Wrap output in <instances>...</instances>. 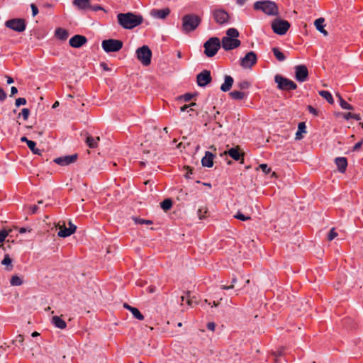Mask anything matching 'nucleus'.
<instances>
[{"instance_id":"nucleus-60","label":"nucleus","mask_w":363,"mask_h":363,"mask_svg":"<svg viewBox=\"0 0 363 363\" xmlns=\"http://www.w3.org/2000/svg\"><path fill=\"white\" fill-rule=\"evenodd\" d=\"M18 92V89L16 86H12L11 88V96L15 95L16 94H17Z\"/></svg>"},{"instance_id":"nucleus-24","label":"nucleus","mask_w":363,"mask_h":363,"mask_svg":"<svg viewBox=\"0 0 363 363\" xmlns=\"http://www.w3.org/2000/svg\"><path fill=\"white\" fill-rule=\"evenodd\" d=\"M325 19L323 18H319L316 19L314 22V25L316 28V29L323 34L325 36H327L328 35V33L326 30L324 29L325 25H324Z\"/></svg>"},{"instance_id":"nucleus-61","label":"nucleus","mask_w":363,"mask_h":363,"mask_svg":"<svg viewBox=\"0 0 363 363\" xmlns=\"http://www.w3.org/2000/svg\"><path fill=\"white\" fill-rule=\"evenodd\" d=\"M188 305L191 306L192 304V299L190 298V292H187V301H186Z\"/></svg>"},{"instance_id":"nucleus-16","label":"nucleus","mask_w":363,"mask_h":363,"mask_svg":"<svg viewBox=\"0 0 363 363\" xmlns=\"http://www.w3.org/2000/svg\"><path fill=\"white\" fill-rule=\"evenodd\" d=\"M223 155H228L234 160H240V163H244V154L240 152V148L238 146L236 147L230 148L228 150L225 151Z\"/></svg>"},{"instance_id":"nucleus-54","label":"nucleus","mask_w":363,"mask_h":363,"mask_svg":"<svg viewBox=\"0 0 363 363\" xmlns=\"http://www.w3.org/2000/svg\"><path fill=\"white\" fill-rule=\"evenodd\" d=\"M308 110L311 113L313 114L314 116H318V111L312 106H308Z\"/></svg>"},{"instance_id":"nucleus-35","label":"nucleus","mask_w":363,"mask_h":363,"mask_svg":"<svg viewBox=\"0 0 363 363\" xmlns=\"http://www.w3.org/2000/svg\"><path fill=\"white\" fill-rule=\"evenodd\" d=\"M337 96L339 98L340 105L343 109H347V110H352L353 109L352 106L350 105V104H348L347 101H345L339 94H337Z\"/></svg>"},{"instance_id":"nucleus-4","label":"nucleus","mask_w":363,"mask_h":363,"mask_svg":"<svg viewBox=\"0 0 363 363\" xmlns=\"http://www.w3.org/2000/svg\"><path fill=\"white\" fill-rule=\"evenodd\" d=\"M220 47V39L217 37H211L203 44L204 54L208 57H212L216 55Z\"/></svg>"},{"instance_id":"nucleus-10","label":"nucleus","mask_w":363,"mask_h":363,"mask_svg":"<svg viewBox=\"0 0 363 363\" xmlns=\"http://www.w3.org/2000/svg\"><path fill=\"white\" fill-rule=\"evenodd\" d=\"M213 16L215 21L219 25H224L229 22L230 15L224 9H218L213 11Z\"/></svg>"},{"instance_id":"nucleus-8","label":"nucleus","mask_w":363,"mask_h":363,"mask_svg":"<svg viewBox=\"0 0 363 363\" xmlns=\"http://www.w3.org/2000/svg\"><path fill=\"white\" fill-rule=\"evenodd\" d=\"M290 26V23L287 21L281 18H275L272 23L273 31L280 35L286 34Z\"/></svg>"},{"instance_id":"nucleus-53","label":"nucleus","mask_w":363,"mask_h":363,"mask_svg":"<svg viewBox=\"0 0 363 363\" xmlns=\"http://www.w3.org/2000/svg\"><path fill=\"white\" fill-rule=\"evenodd\" d=\"M6 99V94L4 90L0 87V101H3Z\"/></svg>"},{"instance_id":"nucleus-33","label":"nucleus","mask_w":363,"mask_h":363,"mask_svg":"<svg viewBox=\"0 0 363 363\" xmlns=\"http://www.w3.org/2000/svg\"><path fill=\"white\" fill-rule=\"evenodd\" d=\"M11 263L12 259H11L10 256L8 254L5 255L4 258L1 261V264L6 266V269L8 271H11L13 269V265Z\"/></svg>"},{"instance_id":"nucleus-27","label":"nucleus","mask_w":363,"mask_h":363,"mask_svg":"<svg viewBox=\"0 0 363 363\" xmlns=\"http://www.w3.org/2000/svg\"><path fill=\"white\" fill-rule=\"evenodd\" d=\"M100 140L99 137L94 138L88 135L86 138L85 143L90 148H96L98 145V142Z\"/></svg>"},{"instance_id":"nucleus-51","label":"nucleus","mask_w":363,"mask_h":363,"mask_svg":"<svg viewBox=\"0 0 363 363\" xmlns=\"http://www.w3.org/2000/svg\"><path fill=\"white\" fill-rule=\"evenodd\" d=\"M23 340H24L23 336L22 335H17L16 339L13 341V342L16 345H17L18 342L20 344H22Z\"/></svg>"},{"instance_id":"nucleus-31","label":"nucleus","mask_w":363,"mask_h":363,"mask_svg":"<svg viewBox=\"0 0 363 363\" xmlns=\"http://www.w3.org/2000/svg\"><path fill=\"white\" fill-rule=\"evenodd\" d=\"M229 94L235 100H242L247 96L245 92L240 91H233Z\"/></svg>"},{"instance_id":"nucleus-6","label":"nucleus","mask_w":363,"mask_h":363,"mask_svg":"<svg viewBox=\"0 0 363 363\" xmlns=\"http://www.w3.org/2000/svg\"><path fill=\"white\" fill-rule=\"evenodd\" d=\"M137 58L144 65L151 63L152 51L147 45H143L136 50Z\"/></svg>"},{"instance_id":"nucleus-18","label":"nucleus","mask_w":363,"mask_h":363,"mask_svg":"<svg viewBox=\"0 0 363 363\" xmlns=\"http://www.w3.org/2000/svg\"><path fill=\"white\" fill-rule=\"evenodd\" d=\"M170 12L169 8L162 9H153L150 11V15L154 18L165 19L169 15Z\"/></svg>"},{"instance_id":"nucleus-15","label":"nucleus","mask_w":363,"mask_h":363,"mask_svg":"<svg viewBox=\"0 0 363 363\" xmlns=\"http://www.w3.org/2000/svg\"><path fill=\"white\" fill-rule=\"evenodd\" d=\"M78 157L77 154H74L72 155H65L60 157H57L54 160V162L61 166L68 165L72 163H74Z\"/></svg>"},{"instance_id":"nucleus-46","label":"nucleus","mask_w":363,"mask_h":363,"mask_svg":"<svg viewBox=\"0 0 363 363\" xmlns=\"http://www.w3.org/2000/svg\"><path fill=\"white\" fill-rule=\"evenodd\" d=\"M195 95L190 94V93H186L185 94L180 96L179 99H183L185 102L189 101Z\"/></svg>"},{"instance_id":"nucleus-58","label":"nucleus","mask_w":363,"mask_h":363,"mask_svg":"<svg viewBox=\"0 0 363 363\" xmlns=\"http://www.w3.org/2000/svg\"><path fill=\"white\" fill-rule=\"evenodd\" d=\"M30 211L32 214H35L38 211V206L37 205H33L30 207Z\"/></svg>"},{"instance_id":"nucleus-41","label":"nucleus","mask_w":363,"mask_h":363,"mask_svg":"<svg viewBox=\"0 0 363 363\" xmlns=\"http://www.w3.org/2000/svg\"><path fill=\"white\" fill-rule=\"evenodd\" d=\"M11 231V230H2L0 231V243H2L4 241H5L6 237L9 235V233Z\"/></svg>"},{"instance_id":"nucleus-22","label":"nucleus","mask_w":363,"mask_h":363,"mask_svg":"<svg viewBox=\"0 0 363 363\" xmlns=\"http://www.w3.org/2000/svg\"><path fill=\"white\" fill-rule=\"evenodd\" d=\"M72 3L80 10H87L91 7L90 0H73Z\"/></svg>"},{"instance_id":"nucleus-30","label":"nucleus","mask_w":363,"mask_h":363,"mask_svg":"<svg viewBox=\"0 0 363 363\" xmlns=\"http://www.w3.org/2000/svg\"><path fill=\"white\" fill-rule=\"evenodd\" d=\"M318 94L320 96L324 98L330 104H333L334 103L333 96L328 91L321 90L318 91Z\"/></svg>"},{"instance_id":"nucleus-34","label":"nucleus","mask_w":363,"mask_h":363,"mask_svg":"<svg viewBox=\"0 0 363 363\" xmlns=\"http://www.w3.org/2000/svg\"><path fill=\"white\" fill-rule=\"evenodd\" d=\"M226 36L224 38H231L233 39H237L239 37V32L236 28H230L226 31Z\"/></svg>"},{"instance_id":"nucleus-42","label":"nucleus","mask_w":363,"mask_h":363,"mask_svg":"<svg viewBox=\"0 0 363 363\" xmlns=\"http://www.w3.org/2000/svg\"><path fill=\"white\" fill-rule=\"evenodd\" d=\"M234 217L235 218H237L238 220H242V221H246V220H250V218H251L250 216H245L244 214H242L240 211H238L236 213V215L234 216Z\"/></svg>"},{"instance_id":"nucleus-40","label":"nucleus","mask_w":363,"mask_h":363,"mask_svg":"<svg viewBox=\"0 0 363 363\" xmlns=\"http://www.w3.org/2000/svg\"><path fill=\"white\" fill-rule=\"evenodd\" d=\"M28 146L34 154L41 155V150H39L38 148H36V143L34 141L28 143Z\"/></svg>"},{"instance_id":"nucleus-55","label":"nucleus","mask_w":363,"mask_h":363,"mask_svg":"<svg viewBox=\"0 0 363 363\" xmlns=\"http://www.w3.org/2000/svg\"><path fill=\"white\" fill-rule=\"evenodd\" d=\"M362 143H363L362 140H361V141L358 142L357 143H356L354 145V146L353 147V148H352V151H357L362 147Z\"/></svg>"},{"instance_id":"nucleus-11","label":"nucleus","mask_w":363,"mask_h":363,"mask_svg":"<svg viewBox=\"0 0 363 363\" xmlns=\"http://www.w3.org/2000/svg\"><path fill=\"white\" fill-rule=\"evenodd\" d=\"M257 58L255 52L250 51L247 52L244 57L240 59V65L243 68H251L257 63Z\"/></svg>"},{"instance_id":"nucleus-21","label":"nucleus","mask_w":363,"mask_h":363,"mask_svg":"<svg viewBox=\"0 0 363 363\" xmlns=\"http://www.w3.org/2000/svg\"><path fill=\"white\" fill-rule=\"evenodd\" d=\"M234 80L233 78L230 75H225V81L224 83L220 86V90L223 92L228 91L233 84Z\"/></svg>"},{"instance_id":"nucleus-39","label":"nucleus","mask_w":363,"mask_h":363,"mask_svg":"<svg viewBox=\"0 0 363 363\" xmlns=\"http://www.w3.org/2000/svg\"><path fill=\"white\" fill-rule=\"evenodd\" d=\"M22 283V279L17 275L13 276L10 280V284L12 286H20Z\"/></svg>"},{"instance_id":"nucleus-32","label":"nucleus","mask_w":363,"mask_h":363,"mask_svg":"<svg viewBox=\"0 0 363 363\" xmlns=\"http://www.w3.org/2000/svg\"><path fill=\"white\" fill-rule=\"evenodd\" d=\"M272 52L279 62H283L286 60L285 55L278 48H273Z\"/></svg>"},{"instance_id":"nucleus-12","label":"nucleus","mask_w":363,"mask_h":363,"mask_svg":"<svg viewBox=\"0 0 363 363\" xmlns=\"http://www.w3.org/2000/svg\"><path fill=\"white\" fill-rule=\"evenodd\" d=\"M221 47L226 51L233 50L238 48L241 42L238 39L231 38H223L220 40Z\"/></svg>"},{"instance_id":"nucleus-56","label":"nucleus","mask_w":363,"mask_h":363,"mask_svg":"<svg viewBox=\"0 0 363 363\" xmlns=\"http://www.w3.org/2000/svg\"><path fill=\"white\" fill-rule=\"evenodd\" d=\"M206 327L208 330L213 331L215 330L216 325L213 322H209L207 323Z\"/></svg>"},{"instance_id":"nucleus-50","label":"nucleus","mask_w":363,"mask_h":363,"mask_svg":"<svg viewBox=\"0 0 363 363\" xmlns=\"http://www.w3.org/2000/svg\"><path fill=\"white\" fill-rule=\"evenodd\" d=\"M259 168L262 169L263 172L266 174H269L271 172V168H269L267 164H262L259 165Z\"/></svg>"},{"instance_id":"nucleus-1","label":"nucleus","mask_w":363,"mask_h":363,"mask_svg":"<svg viewBox=\"0 0 363 363\" xmlns=\"http://www.w3.org/2000/svg\"><path fill=\"white\" fill-rule=\"evenodd\" d=\"M118 23L124 29L131 30L143 22V17L133 12L120 13L117 15Z\"/></svg>"},{"instance_id":"nucleus-64","label":"nucleus","mask_w":363,"mask_h":363,"mask_svg":"<svg viewBox=\"0 0 363 363\" xmlns=\"http://www.w3.org/2000/svg\"><path fill=\"white\" fill-rule=\"evenodd\" d=\"M189 108V105H184L183 106H182L180 108V110L182 112H184V111H187V109Z\"/></svg>"},{"instance_id":"nucleus-43","label":"nucleus","mask_w":363,"mask_h":363,"mask_svg":"<svg viewBox=\"0 0 363 363\" xmlns=\"http://www.w3.org/2000/svg\"><path fill=\"white\" fill-rule=\"evenodd\" d=\"M133 220L137 224H152V221L150 220H145L139 218H133Z\"/></svg>"},{"instance_id":"nucleus-9","label":"nucleus","mask_w":363,"mask_h":363,"mask_svg":"<svg viewBox=\"0 0 363 363\" xmlns=\"http://www.w3.org/2000/svg\"><path fill=\"white\" fill-rule=\"evenodd\" d=\"M5 26L16 32H23L26 30V22L22 18H13L8 20L5 23Z\"/></svg>"},{"instance_id":"nucleus-44","label":"nucleus","mask_w":363,"mask_h":363,"mask_svg":"<svg viewBox=\"0 0 363 363\" xmlns=\"http://www.w3.org/2000/svg\"><path fill=\"white\" fill-rule=\"evenodd\" d=\"M30 115V110L28 108H23L18 116H22L23 118L26 121Z\"/></svg>"},{"instance_id":"nucleus-49","label":"nucleus","mask_w":363,"mask_h":363,"mask_svg":"<svg viewBox=\"0 0 363 363\" xmlns=\"http://www.w3.org/2000/svg\"><path fill=\"white\" fill-rule=\"evenodd\" d=\"M26 104V99L25 98H18L16 99L15 105L17 107Z\"/></svg>"},{"instance_id":"nucleus-38","label":"nucleus","mask_w":363,"mask_h":363,"mask_svg":"<svg viewBox=\"0 0 363 363\" xmlns=\"http://www.w3.org/2000/svg\"><path fill=\"white\" fill-rule=\"evenodd\" d=\"M344 118L345 120H350L351 118H353L356 121H360L361 116L359 114H356V113L348 112V113H345Z\"/></svg>"},{"instance_id":"nucleus-45","label":"nucleus","mask_w":363,"mask_h":363,"mask_svg":"<svg viewBox=\"0 0 363 363\" xmlns=\"http://www.w3.org/2000/svg\"><path fill=\"white\" fill-rule=\"evenodd\" d=\"M89 9L93 11H104V12H107L106 10L103 7L101 6V5H91V7H89Z\"/></svg>"},{"instance_id":"nucleus-37","label":"nucleus","mask_w":363,"mask_h":363,"mask_svg":"<svg viewBox=\"0 0 363 363\" xmlns=\"http://www.w3.org/2000/svg\"><path fill=\"white\" fill-rule=\"evenodd\" d=\"M237 86L241 90H245L251 86V84L247 80H242L237 84Z\"/></svg>"},{"instance_id":"nucleus-2","label":"nucleus","mask_w":363,"mask_h":363,"mask_svg":"<svg viewBox=\"0 0 363 363\" xmlns=\"http://www.w3.org/2000/svg\"><path fill=\"white\" fill-rule=\"evenodd\" d=\"M255 10H260L268 16H277L279 9L277 4L269 0L258 1L254 4Z\"/></svg>"},{"instance_id":"nucleus-57","label":"nucleus","mask_w":363,"mask_h":363,"mask_svg":"<svg viewBox=\"0 0 363 363\" xmlns=\"http://www.w3.org/2000/svg\"><path fill=\"white\" fill-rule=\"evenodd\" d=\"M283 351H284V349L281 348L275 352H273L272 354L274 355L275 357L281 356L283 354Z\"/></svg>"},{"instance_id":"nucleus-19","label":"nucleus","mask_w":363,"mask_h":363,"mask_svg":"<svg viewBox=\"0 0 363 363\" xmlns=\"http://www.w3.org/2000/svg\"><path fill=\"white\" fill-rule=\"evenodd\" d=\"M335 163L337 165V169L340 172L344 173L347 167V160L346 157H340L335 160Z\"/></svg>"},{"instance_id":"nucleus-28","label":"nucleus","mask_w":363,"mask_h":363,"mask_svg":"<svg viewBox=\"0 0 363 363\" xmlns=\"http://www.w3.org/2000/svg\"><path fill=\"white\" fill-rule=\"evenodd\" d=\"M306 133V123L304 122H301L298 123V130L296 133V140H301L303 136V133Z\"/></svg>"},{"instance_id":"nucleus-52","label":"nucleus","mask_w":363,"mask_h":363,"mask_svg":"<svg viewBox=\"0 0 363 363\" xmlns=\"http://www.w3.org/2000/svg\"><path fill=\"white\" fill-rule=\"evenodd\" d=\"M30 7H31L33 16H35L38 13V7L34 4H32L30 5Z\"/></svg>"},{"instance_id":"nucleus-48","label":"nucleus","mask_w":363,"mask_h":363,"mask_svg":"<svg viewBox=\"0 0 363 363\" xmlns=\"http://www.w3.org/2000/svg\"><path fill=\"white\" fill-rule=\"evenodd\" d=\"M236 281H237V279L235 277H234V278L232 279V281H231L232 284H231V285H230V286L222 285L220 286V288L222 289H225V290L233 289L234 288V284H235Z\"/></svg>"},{"instance_id":"nucleus-25","label":"nucleus","mask_w":363,"mask_h":363,"mask_svg":"<svg viewBox=\"0 0 363 363\" xmlns=\"http://www.w3.org/2000/svg\"><path fill=\"white\" fill-rule=\"evenodd\" d=\"M58 227L60 230L57 233V235L61 238H67L68 236H70L72 234H73V229H69L66 228L65 224L62 225H60V223H58Z\"/></svg>"},{"instance_id":"nucleus-13","label":"nucleus","mask_w":363,"mask_h":363,"mask_svg":"<svg viewBox=\"0 0 363 363\" xmlns=\"http://www.w3.org/2000/svg\"><path fill=\"white\" fill-rule=\"evenodd\" d=\"M212 81L211 72L208 70H203L196 76V82L198 86L203 87Z\"/></svg>"},{"instance_id":"nucleus-29","label":"nucleus","mask_w":363,"mask_h":363,"mask_svg":"<svg viewBox=\"0 0 363 363\" xmlns=\"http://www.w3.org/2000/svg\"><path fill=\"white\" fill-rule=\"evenodd\" d=\"M55 36L60 40H65L69 36V33L64 28H58L55 30Z\"/></svg>"},{"instance_id":"nucleus-62","label":"nucleus","mask_w":363,"mask_h":363,"mask_svg":"<svg viewBox=\"0 0 363 363\" xmlns=\"http://www.w3.org/2000/svg\"><path fill=\"white\" fill-rule=\"evenodd\" d=\"M6 78L7 84H10L13 82V79L11 77L6 75Z\"/></svg>"},{"instance_id":"nucleus-23","label":"nucleus","mask_w":363,"mask_h":363,"mask_svg":"<svg viewBox=\"0 0 363 363\" xmlns=\"http://www.w3.org/2000/svg\"><path fill=\"white\" fill-rule=\"evenodd\" d=\"M123 307L129 310L136 319L139 320H143L144 319L143 315L140 312V311L137 308L130 306L126 303L123 304Z\"/></svg>"},{"instance_id":"nucleus-17","label":"nucleus","mask_w":363,"mask_h":363,"mask_svg":"<svg viewBox=\"0 0 363 363\" xmlns=\"http://www.w3.org/2000/svg\"><path fill=\"white\" fill-rule=\"evenodd\" d=\"M87 43V38L81 35H75L69 39V45L74 48H79Z\"/></svg>"},{"instance_id":"nucleus-7","label":"nucleus","mask_w":363,"mask_h":363,"mask_svg":"<svg viewBox=\"0 0 363 363\" xmlns=\"http://www.w3.org/2000/svg\"><path fill=\"white\" fill-rule=\"evenodd\" d=\"M274 81L277 84L278 88L283 91L295 90L297 88L294 82L279 74L275 76Z\"/></svg>"},{"instance_id":"nucleus-47","label":"nucleus","mask_w":363,"mask_h":363,"mask_svg":"<svg viewBox=\"0 0 363 363\" xmlns=\"http://www.w3.org/2000/svg\"><path fill=\"white\" fill-rule=\"evenodd\" d=\"M337 236V233L335 231V228H332L328 235V240L329 241L333 240Z\"/></svg>"},{"instance_id":"nucleus-3","label":"nucleus","mask_w":363,"mask_h":363,"mask_svg":"<svg viewBox=\"0 0 363 363\" xmlns=\"http://www.w3.org/2000/svg\"><path fill=\"white\" fill-rule=\"evenodd\" d=\"M201 19L195 14H187L182 18V30L185 33L194 30L201 23Z\"/></svg>"},{"instance_id":"nucleus-20","label":"nucleus","mask_w":363,"mask_h":363,"mask_svg":"<svg viewBox=\"0 0 363 363\" xmlns=\"http://www.w3.org/2000/svg\"><path fill=\"white\" fill-rule=\"evenodd\" d=\"M214 155L211 152L206 151L205 156L201 160V163L203 167H211L213 165Z\"/></svg>"},{"instance_id":"nucleus-5","label":"nucleus","mask_w":363,"mask_h":363,"mask_svg":"<svg viewBox=\"0 0 363 363\" xmlns=\"http://www.w3.org/2000/svg\"><path fill=\"white\" fill-rule=\"evenodd\" d=\"M123 43L121 40L107 39L101 43V47L106 52H116L123 48Z\"/></svg>"},{"instance_id":"nucleus-26","label":"nucleus","mask_w":363,"mask_h":363,"mask_svg":"<svg viewBox=\"0 0 363 363\" xmlns=\"http://www.w3.org/2000/svg\"><path fill=\"white\" fill-rule=\"evenodd\" d=\"M52 323L60 329H65L67 327V323L60 317L55 315L52 318Z\"/></svg>"},{"instance_id":"nucleus-36","label":"nucleus","mask_w":363,"mask_h":363,"mask_svg":"<svg viewBox=\"0 0 363 363\" xmlns=\"http://www.w3.org/2000/svg\"><path fill=\"white\" fill-rule=\"evenodd\" d=\"M161 208L167 211L172 207V201L170 199H166L160 203Z\"/></svg>"},{"instance_id":"nucleus-59","label":"nucleus","mask_w":363,"mask_h":363,"mask_svg":"<svg viewBox=\"0 0 363 363\" xmlns=\"http://www.w3.org/2000/svg\"><path fill=\"white\" fill-rule=\"evenodd\" d=\"M185 168L186 169H188V172H186V174H185V177L187 178V179H189L190 178V174H192L191 172V169L187 166V167H185Z\"/></svg>"},{"instance_id":"nucleus-63","label":"nucleus","mask_w":363,"mask_h":363,"mask_svg":"<svg viewBox=\"0 0 363 363\" xmlns=\"http://www.w3.org/2000/svg\"><path fill=\"white\" fill-rule=\"evenodd\" d=\"M69 229H73V233L76 231L77 227L74 224H72L71 222L69 223Z\"/></svg>"},{"instance_id":"nucleus-14","label":"nucleus","mask_w":363,"mask_h":363,"mask_svg":"<svg viewBox=\"0 0 363 363\" xmlns=\"http://www.w3.org/2000/svg\"><path fill=\"white\" fill-rule=\"evenodd\" d=\"M296 79L300 82L307 80L308 71L306 65H297L295 67Z\"/></svg>"}]
</instances>
